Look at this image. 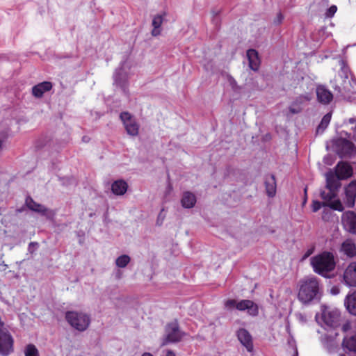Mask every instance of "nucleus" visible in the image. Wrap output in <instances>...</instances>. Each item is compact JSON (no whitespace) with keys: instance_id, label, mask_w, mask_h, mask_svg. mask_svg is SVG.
<instances>
[{"instance_id":"f257e3e1","label":"nucleus","mask_w":356,"mask_h":356,"mask_svg":"<svg viewBox=\"0 0 356 356\" xmlns=\"http://www.w3.org/2000/svg\"><path fill=\"white\" fill-rule=\"evenodd\" d=\"M320 293V284L315 277H305L299 282L298 299L302 304H308L317 298Z\"/></svg>"},{"instance_id":"f03ea898","label":"nucleus","mask_w":356,"mask_h":356,"mask_svg":"<svg viewBox=\"0 0 356 356\" xmlns=\"http://www.w3.org/2000/svg\"><path fill=\"white\" fill-rule=\"evenodd\" d=\"M314 271L322 276L333 270L335 268L334 255L330 252H323L311 259Z\"/></svg>"},{"instance_id":"7ed1b4c3","label":"nucleus","mask_w":356,"mask_h":356,"mask_svg":"<svg viewBox=\"0 0 356 356\" xmlns=\"http://www.w3.org/2000/svg\"><path fill=\"white\" fill-rule=\"evenodd\" d=\"M339 65L341 67L339 76L343 79V84L342 88L340 86H336L334 88L335 90L340 93L344 92L352 95L356 94V79L351 76L350 80H348L349 75L352 74L346 62L343 60H340Z\"/></svg>"},{"instance_id":"20e7f679","label":"nucleus","mask_w":356,"mask_h":356,"mask_svg":"<svg viewBox=\"0 0 356 356\" xmlns=\"http://www.w3.org/2000/svg\"><path fill=\"white\" fill-rule=\"evenodd\" d=\"M65 319L72 327L80 332L87 330L90 323V316L83 312L68 311L65 313Z\"/></svg>"},{"instance_id":"39448f33","label":"nucleus","mask_w":356,"mask_h":356,"mask_svg":"<svg viewBox=\"0 0 356 356\" xmlns=\"http://www.w3.org/2000/svg\"><path fill=\"white\" fill-rule=\"evenodd\" d=\"M164 331L161 346L179 342L185 335V333L179 329V323L176 319L167 323Z\"/></svg>"},{"instance_id":"423d86ee","label":"nucleus","mask_w":356,"mask_h":356,"mask_svg":"<svg viewBox=\"0 0 356 356\" xmlns=\"http://www.w3.org/2000/svg\"><path fill=\"white\" fill-rule=\"evenodd\" d=\"M335 151L341 159H350L356 154V146L346 138H339L334 142Z\"/></svg>"},{"instance_id":"0eeeda50","label":"nucleus","mask_w":356,"mask_h":356,"mask_svg":"<svg viewBox=\"0 0 356 356\" xmlns=\"http://www.w3.org/2000/svg\"><path fill=\"white\" fill-rule=\"evenodd\" d=\"M125 63L126 60H124L120 63L119 67L115 69L113 73V78L114 84L120 87L125 95L129 96L128 74L123 68Z\"/></svg>"},{"instance_id":"6e6552de","label":"nucleus","mask_w":356,"mask_h":356,"mask_svg":"<svg viewBox=\"0 0 356 356\" xmlns=\"http://www.w3.org/2000/svg\"><path fill=\"white\" fill-rule=\"evenodd\" d=\"M121 120L127 134H138L139 124L135 117L128 111H123L120 114Z\"/></svg>"},{"instance_id":"1a4fd4ad","label":"nucleus","mask_w":356,"mask_h":356,"mask_svg":"<svg viewBox=\"0 0 356 356\" xmlns=\"http://www.w3.org/2000/svg\"><path fill=\"white\" fill-rule=\"evenodd\" d=\"M340 314L337 311L324 309L322 312L321 318L324 323L330 327L336 328L339 326Z\"/></svg>"},{"instance_id":"9d476101","label":"nucleus","mask_w":356,"mask_h":356,"mask_svg":"<svg viewBox=\"0 0 356 356\" xmlns=\"http://www.w3.org/2000/svg\"><path fill=\"white\" fill-rule=\"evenodd\" d=\"M311 99L309 95H301L297 97L289 106V111L291 114H298L302 109L303 106Z\"/></svg>"},{"instance_id":"9b49d317","label":"nucleus","mask_w":356,"mask_h":356,"mask_svg":"<svg viewBox=\"0 0 356 356\" xmlns=\"http://www.w3.org/2000/svg\"><path fill=\"white\" fill-rule=\"evenodd\" d=\"M341 220L345 229L356 234V213L353 211H346L343 213Z\"/></svg>"},{"instance_id":"f8f14e48","label":"nucleus","mask_w":356,"mask_h":356,"mask_svg":"<svg viewBox=\"0 0 356 356\" xmlns=\"http://www.w3.org/2000/svg\"><path fill=\"white\" fill-rule=\"evenodd\" d=\"M339 251L341 254L348 258H353L356 256V244L351 238H347L341 244Z\"/></svg>"},{"instance_id":"ddd939ff","label":"nucleus","mask_w":356,"mask_h":356,"mask_svg":"<svg viewBox=\"0 0 356 356\" xmlns=\"http://www.w3.org/2000/svg\"><path fill=\"white\" fill-rule=\"evenodd\" d=\"M237 337L241 344L246 348L248 352H252V337L247 330L244 328L239 329L237 332Z\"/></svg>"},{"instance_id":"4468645a","label":"nucleus","mask_w":356,"mask_h":356,"mask_svg":"<svg viewBox=\"0 0 356 356\" xmlns=\"http://www.w3.org/2000/svg\"><path fill=\"white\" fill-rule=\"evenodd\" d=\"M236 309L238 311L248 310L250 315L255 316L259 313V308L257 304L250 300H242L237 302Z\"/></svg>"},{"instance_id":"2eb2a0df","label":"nucleus","mask_w":356,"mask_h":356,"mask_svg":"<svg viewBox=\"0 0 356 356\" xmlns=\"http://www.w3.org/2000/svg\"><path fill=\"white\" fill-rule=\"evenodd\" d=\"M345 204L348 207H353L355 203L356 198V181H352L345 188Z\"/></svg>"},{"instance_id":"dca6fc26","label":"nucleus","mask_w":356,"mask_h":356,"mask_svg":"<svg viewBox=\"0 0 356 356\" xmlns=\"http://www.w3.org/2000/svg\"><path fill=\"white\" fill-rule=\"evenodd\" d=\"M335 175L339 179H346L353 175V168L346 162H339L335 169Z\"/></svg>"},{"instance_id":"f3484780","label":"nucleus","mask_w":356,"mask_h":356,"mask_svg":"<svg viewBox=\"0 0 356 356\" xmlns=\"http://www.w3.org/2000/svg\"><path fill=\"white\" fill-rule=\"evenodd\" d=\"M345 282L350 286H356V262H351L343 273Z\"/></svg>"},{"instance_id":"a211bd4d","label":"nucleus","mask_w":356,"mask_h":356,"mask_svg":"<svg viewBox=\"0 0 356 356\" xmlns=\"http://www.w3.org/2000/svg\"><path fill=\"white\" fill-rule=\"evenodd\" d=\"M318 101L324 104H328L333 99L332 93L324 86H318L316 88Z\"/></svg>"},{"instance_id":"6ab92c4d","label":"nucleus","mask_w":356,"mask_h":356,"mask_svg":"<svg viewBox=\"0 0 356 356\" xmlns=\"http://www.w3.org/2000/svg\"><path fill=\"white\" fill-rule=\"evenodd\" d=\"M167 15L165 12H163L161 14H158L153 17L152 25L153 29L152 30L151 34L152 36L156 37L161 35V25L164 21V18Z\"/></svg>"},{"instance_id":"aec40b11","label":"nucleus","mask_w":356,"mask_h":356,"mask_svg":"<svg viewBox=\"0 0 356 356\" xmlns=\"http://www.w3.org/2000/svg\"><path fill=\"white\" fill-rule=\"evenodd\" d=\"M51 88L52 83L51 82L43 81L32 88V94L34 97L40 98L44 92L49 91Z\"/></svg>"},{"instance_id":"412c9836","label":"nucleus","mask_w":356,"mask_h":356,"mask_svg":"<svg viewBox=\"0 0 356 356\" xmlns=\"http://www.w3.org/2000/svg\"><path fill=\"white\" fill-rule=\"evenodd\" d=\"M247 57L250 68L254 72L257 71L260 65L258 52L254 49H250L247 51Z\"/></svg>"},{"instance_id":"4be33fe9","label":"nucleus","mask_w":356,"mask_h":356,"mask_svg":"<svg viewBox=\"0 0 356 356\" xmlns=\"http://www.w3.org/2000/svg\"><path fill=\"white\" fill-rule=\"evenodd\" d=\"M127 183L122 179L116 180L111 185V191L116 195H124L127 192Z\"/></svg>"},{"instance_id":"5701e85b","label":"nucleus","mask_w":356,"mask_h":356,"mask_svg":"<svg viewBox=\"0 0 356 356\" xmlns=\"http://www.w3.org/2000/svg\"><path fill=\"white\" fill-rule=\"evenodd\" d=\"M339 179L336 175L332 173H328L326 175V188L327 190H332L337 191L341 186Z\"/></svg>"},{"instance_id":"b1692460","label":"nucleus","mask_w":356,"mask_h":356,"mask_svg":"<svg viewBox=\"0 0 356 356\" xmlns=\"http://www.w3.org/2000/svg\"><path fill=\"white\" fill-rule=\"evenodd\" d=\"M265 186L267 195L269 197H274L276 193V181L275 177L273 175H270L269 177H266Z\"/></svg>"},{"instance_id":"393cba45","label":"nucleus","mask_w":356,"mask_h":356,"mask_svg":"<svg viewBox=\"0 0 356 356\" xmlns=\"http://www.w3.org/2000/svg\"><path fill=\"white\" fill-rule=\"evenodd\" d=\"M345 305L351 314L356 316V290L346 296Z\"/></svg>"},{"instance_id":"a878e982","label":"nucleus","mask_w":356,"mask_h":356,"mask_svg":"<svg viewBox=\"0 0 356 356\" xmlns=\"http://www.w3.org/2000/svg\"><path fill=\"white\" fill-rule=\"evenodd\" d=\"M181 205L184 208H192L196 203L195 195L188 191L184 192L181 200Z\"/></svg>"},{"instance_id":"bb28decb","label":"nucleus","mask_w":356,"mask_h":356,"mask_svg":"<svg viewBox=\"0 0 356 356\" xmlns=\"http://www.w3.org/2000/svg\"><path fill=\"white\" fill-rule=\"evenodd\" d=\"M26 204L32 211L45 214L47 209L42 204L35 202L31 197H27Z\"/></svg>"},{"instance_id":"cd10ccee","label":"nucleus","mask_w":356,"mask_h":356,"mask_svg":"<svg viewBox=\"0 0 356 356\" xmlns=\"http://www.w3.org/2000/svg\"><path fill=\"white\" fill-rule=\"evenodd\" d=\"M330 120H331V114L330 113L325 114L323 117L320 124L317 127L316 134H319L320 132H323L326 129L327 126L329 125Z\"/></svg>"},{"instance_id":"c85d7f7f","label":"nucleus","mask_w":356,"mask_h":356,"mask_svg":"<svg viewBox=\"0 0 356 356\" xmlns=\"http://www.w3.org/2000/svg\"><path fill=\"white\" fill-rule=\"evenodd\" d=\"M343 345L350 351L356 352V334L348 338H345Z\"/></svg>"},{"instance_id":"c756f323","label":"nucleus","mask_w":356,"mask_h":356,"mask_svg":"<svg viewBox=\"0 0 356 356\" xmlns=\"http://www.w3.org/2000/svg\"><path fill=\"white\" fill-rule=\"evenodd\" d=\"M324 207H328L333 210L342 211L343 207L341 202L339 200H332L330 202H323Z\"/></svg>"},{"instance_id":"7c9ffc66","label":"nucleus","mask_w":356,"mask_h":356,"mask_svg":"<svg viewBox=\"0 0 356 356\" xmlns=\"http://www.w3.org/2000/svg\"><path fill=\"white\" fill-rule=\"evenodd\" d=\"M337 193V191L332 190H328L327 192L323 191L321 192V197L325 201L324 202H330L336 197Z\"/></svg>"},{"instance_id":"2f4dec72","label":"nucleus","mask_w":356,"mask_h":356,"mask_svg":"<svg viewBox=\"0 0 356 356\" xmlns=\"http://www.w3.org/2000/svg\"><path fill=\"white\" fill-rule=\"evenodd\" d=\"M130 262V257L127 254L118 257L115 260V264L119 268H124Z\"/></svg>"},{"instance_id":"473e14b6","label":"nucleus","mask_w":356,"mask_h":356,"mask_svg":"<svg viewBox=\"0 0 356 356\" xmlns=\"http://www.w3.org/2000/svg\"><path fill=\"white\" fill-rule=\"evenodd\" d=\"M25 356H39V353L33 344H29L25 348Z\"/></svg>"},{"instance_id":"72a5a7b5","label":"nucleus","mask_w":356,"mask_h":356,"mask_svg":"<svg viewBox=\"0 0 356 356\" xmlns=\"http://www.w3.org/2000/svg\"><path fill=\"white\" fill-rule=\"evenodd\" d=\"M337 10V7L335 5H332L329 8L327 9L325 15L327 18H332Z\"/></svg>"},{"instance_id":"f704fd0d","label":"nucleus","mask_w":356,"mask_h":356,"mask_svg":"<svg viewBox=\"0 0 356 356\" xmlns=\"http://www.w3.org/2000/svg\"><path fill=\"white\" fill-rule=\"evenodd\" d=\"M237 302L234 299H229L225 302V307L228 309H236Z\"/></svg>"},{"instance_id":"c9c22d12","label":"nucleus","mask_w":356,"mask_h":356,"mask_svg":"<svg viewBox=\"0 0 356 356\" xmlns=\"http://www.w3.org/2000/svg\"><path fill=\"white\" fill-rule=\"evenodd\" d=\"M322 206H323V204L321 202L317 200L313 201L312 205V211L314 212H316L321 208Z\"/></svg>"},{"instance_id":"e433bc0d","label":"nucleus","mask_w":356,"mask_h":356,"mask_svg":"<svg viewBox=\"0 0 356 356\" xmlns=\"http://www.w3.org/2000/svg\"><path fill=\"white\" fill-rule=\"evenodd\" d=\"M38 247V243L37 242H31L29 245V252L30 253H33L36 248Z\"/></svg>"},{"instance_id":"4c0bfd02","label":"nucleus","mask_w":356,"mask_h":356,"mask_svg":"<svg viewBox=\"0 0 356 356\" xmlns=\"http://www.w3.org/2000/svg\"><path fill=\"white\" fill-rule=\"evenodd\" d=\"M348 122L351 124H355V127H352V129L353 130V134H356V118H351L348 120Z\"/></svg>"},{"instance_id":"58836bf2","label":"nucleus","mask_w":356,"mask_h":356,"mask_svg":"<svg viewBox=\"0 0 356 356\" xmlns=\"http://www.w3.org/2000/svg\"><path fill=\"white\" fill-rule=\"evenodd\" d=\"M228 81L232 88H234L237 85L236 80L232 76H229Z\"/></svg>"},{"instance_id":"ea45409f","label":"nucleus","mask_w":356,"mask_h":356,"mask_svg":"<svg viewBox=\"0 0 356 356\" xmlns=\"http://www.w3.org/2000/svg\"><path fill=\"white\" fill-rule=\"evenodd\" d=\"M350 328V323L347 322L345 324L343 325L342 326V330L343 332H346L348 331L349 329Z\"/></svg>"},{"instance_id":"a19ab883","label":"nucleus","mask_w":356,"mask_h":356,"mask_svg":"<svg viewBox=\"0 0 356 356\" xmlns=\"http://www.w3.org/2000/svg\"><path fill=\"white\" fill-rule=\"evenodd\" d=\"M284 17H283V15H282L281 13H280L277 16V22L278 24L281 23L282 21L283 20Z\"/></svg>"},{"instance_id":"79ce46f5","label":"nucleus","mask_w":356,"mask_h":356,"mask_svg":"<svg viewBox=\"0 0 356 356\" xmlns=\"http://www.w3.org/2000/svg\"><path fill=\"white\" fill-rule=\"evenodd\" d=\"M165 356H175V354L171 350H168L166 352Z\"/></svg>"},{"instance_id":"37998d69","label":"nucleus","mask_w":356,"mask_h":356,"mask_svg":"<svg viewBox=\"0 0 356 356\" xmlns=\"http://www.w3.org/2000/svg\"><path fill=\"white\" fill-rule=\"evenodd\" d=\"M142 356H153L151 353H145L142 355Z\"/></svg>"},{"instance_id":"c03bdc74","label":"nucleus","mask_w":356,"mask_h":356,"mask_svg":"<svg viewBox=\"0 0 356 356\" xmlns=\"http://www.w3.org/2000/svg\"><path fill=\"white\" fill-rule=\"evenodd\" d=\"M82 140H83V141H84V142H87V141H88L87 137H86V136L83 137V139H82Z\"/></svg>"},{"instance_id":"a18cd8bd","label":"nucleus","mask_w":356,"mask_h":356,"mask_svg":"<svg viewBox=\"0 0 356 356\" xmlns=\"http://www.w3.org/2000/svg\"><path fill=\"white\" fill-rule=\"evenodd\" d=\"M294 356H298V350H295Z\"/></svg>"},{"instance_id":"49530a36","label":"nucleus","mask_w":356,"mask_h":356,"mask_svg":"<svg viewBox=\"0 0 356 356\" xmlns=\"http://www.w3.org/2000/svg\"><path fill=\"white\" fill-rule=\"evenodd\" d=\"M310 254H312V251H308V252L307 253L306 256H309Z\"/></svg>"},{"instance_id":"de8ad7c7","label":"nucleus","mask_w":356,"mask_h":356,"mask_svg":"<svg viewBox=\"0 0 356 356\" xmlns=\"http://www.w3.org/2000/svg\"><path fill=\"white\" fill-rule=\"evenodd\" d=\"M218 13H216V16L213 17V20H215V19L217 17Z\"/></svg>"},{"instance_id":"09e8293b","label":"nucleus","mask_w":356,"mask_h":356,"mask_svg":"<svg viewBox=\"0 0 356 356\" xmlns=\"http://www.w3.org/2000/svg\"><path fill=\"white\" fill-rule=\"evenodd\" d=\"M1 146H2V142H1V140H0V149L1 148Z\"/></svg>"}]
</instances>
